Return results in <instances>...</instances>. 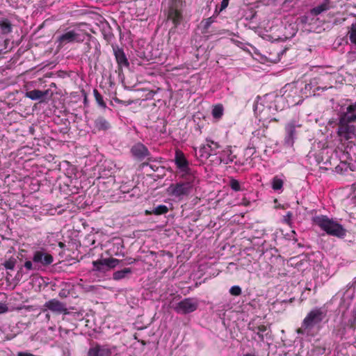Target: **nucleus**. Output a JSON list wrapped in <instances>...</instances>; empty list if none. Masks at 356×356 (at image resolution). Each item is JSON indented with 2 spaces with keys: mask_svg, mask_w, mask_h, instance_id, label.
Segmentation results:
<instances>
[{
  "mask_svg": "<svg viewBox=\"0 0 356 356\" xmlns=\"http://www.w3.org/2000/svg\"><path fill=\"white\" fill-rule=\"evenodd\" d=\"M312 221L328 235L339 238H343L346 235L347 230L343 225L332 218H329L327 216H315L312 218Z\"/></svg>",
  "mask_w": 356,
  "mask_h": 356,
  "instance_id": "obj_1",
  "label": "nucleus"
},
{
  "mask_svg": "<svg viewBox=\"0 0 356 356\" xmlns=\"http://www.w3.org/2000/svg\"><path fill=\"white\" fill-rule=\"evenodd\" d=\"M327 316V310L323 307L312 309L302 322L301 327L297 330L299 334H308L315 327H319Z\"/></svg>",
  "mask_w": 356,
  "mask_h": 356,
  "instance_id": "obj_2",
  "label": "nucleus"
},
{
  "mask_svg": "<svg viewBox=\"0 0 356 356\" xmlns=\"http://www.w3.org/2000/svg\"><path fill=\"white\" fill-rule=\"evenodd\" d=\"M91 38V35L82 32L80 33L74 29H66L64 33L57 36L56 44L57 48L61 49L69 43H81L85 40L86 37Z\"/></svg>",
  "mask_w": 356,
  "mask_h": 356,
  "instance_id": "obj_3",
  "label": "nucleus"
},
{
  "mask_svg": "<svg viewBox=\"0 0 356 356\" xmlns=\"http://www.w3.org/2000/svg\"><path fill=\"white\" fill-rule=\"evenodd\" d=\"M341 118L339 120L337 136L341 141L348 140L356 137V127Z\"/></svg>",
  "mask_w": 356,
  "mask_h": 356,
  "instance_id": "obj_4",
  "label": "nucleus"
},
{
  "mask_svg": "<svg viewBox=\"0 0 356 356\" xmlns=\"http://www.w3.org/2000/svg\"><path fill=\"white\" fill-rule=\"evenodd\" d=\"M199 305V301L195 298H186L180 302L172 305V308L177 313L187 314L195 312Z\"/></svg>",
  "mask_w": 356,
  "mask_h": 356,
  "instance_id": "obj_5",
  "label": "nucleus"
},
{
  "mask_svg": "<svg viewBox=\"0 0 356 356\" xmlns=\"http://www.w3.org/2000/svg\"><path fill=\"white\" fill-rule=\"evenodd\" d=\"M192 187L193 185L190 181L179 182L170 184L167 191L170 195L181 199L189 195Z\"/></svg>",
  "mask_w": 356,
  "mask_h": 356,
  "instance_id": "obj_6",
  "label": "nucleus"
},
{
  "mask_svg": "<svg viewBox=\"0 0 356 356\" xmlns=\"http://www.w3.org/2000/svg\"><path fill=\"white\" fill-rule=\"evenodd\" d=\"M220 147V146L217 142L207 139V144L200 147L196 155L201 161L207 160L211 155H216Z\"/></svg>",
  "mask_w": 356,
  "mask_h": 356,
  "instance_id": "obj_7",
  "label": "nucleus"
},
{
  "mask_svg": "<svg viewBox=\"0 0 356 356\" xmlns=\"http://www.w3.org/2000/svg\"><path fill=\"white\" fill-rule=\"evenodd\" d=\"M120 263V260L115 258H107L92 261L93 271L106 273L114 268Z\"/></svg>",
  "mask_w": 356,
  "mask_h": 356,
  "instance_id": "obj_8",
  "label": "nucleus"
},
{
  "mask_svg": "<svg viewBox=\"0 0 356 356\" xmlns=\"http://www.w3.org/2000/svg\"><path fill=\"white\" fill-rule=\"evenodd\" d=\"M53 92L50 90H40L34 89L32 90L26 91L25 92V97L34 101H39L40 102H46L51 97Z\"/></svg>",
  "mask_w": 356,
  "mask_h": 356,
  "instance_id": "obj_9",
  "label": "nucleus"
},
{
  "mask_svg": "<svg viewBox=\"0 0 356 356\" xmlns=\"http://www.w3.org/2000/svg\"><path fill=\"white\" fill-rule=\"evenodd\" d=\"M114 350L108 345L96 344L88 349L86 356H112Z\"/></svg>",
  "mask_w": 356,
  "mask_h": 356,
  "instance_id": "obj_10",
  "label": "nucleus"
},
{
  "mask_svg": "<svg viewBox=\"0 0 356 356\" xmlns=\"http://www.w3.org/2000/svg\"><path fill=\"white\" fill-rule=\"evenodd\" d=\"M301 124H298L295 120L289 122L285 126L286 136L284 138V143L289 146H293L296 138V129L300 127Z\"/></svg>",
  "mask_w": 356,
  "mask_h": 356,
  "instance_id": "obj_11",
  "label": "nucleus"
},
{
  "mask_svg": "<svg viewBox=\"0 0 356 356\" xmlns=\"http://www.w3.org/2000/svg\"><path fill=\"white\" fill-rule=\"evenodd\" d=\"M32 259L35 265L40 264L44 266L50 265L54 261L53 257L43 250L35 251Z\"/></svg>",
  "mask_w": 356,
  "mask_h": 356,
  "instance_id": "obj_12",
  "label": "nucleus"
},
{
  "mask_svg": "<svg viewBox=\"0 0 356 356\" xmlns=\"http://www.w3.org/2000/svg\"><path fill=\"white\" fill-rule=\"evenodd\" d=\"M44 306L47 309L55 313L64 314H69L66 305L55 298L46 302Z\"/></svg>",
  "mask_w": 356,
  "mask_h": 356,
  "instance_id": "obj_13",
  "label": "nucleus"
},
{
  "mask_svg": "<svg viewBox=\"0 0 356 356\" xmlns=\"http://www.w3.org/2000/svg\"><path fill=\"white\" fill-rule=\"evenodd\" d=\"M175 163L180 171L185 174L190 173L188 161L186 159L184 154L179 149H177L175 152Z\"/></svg>",
  "mask_w": 356,
  "mask_h": 356,
  "instance_id": "obj_14",
  "label": "nucleus"
},
{
  "mask_svg": "<svg viewBox=\"0 0 356 356\" xmlns=\"http://www.w3.org/2000/svg\"><path fill=\"white\" fill-rule=\"evenodd\" d=\"M131 153L137 159L142 161L149 156V152L147 147L141 143H138L132 146Z\"/></svg>",
  "mask_w": 356,
  "mask_h": 356,
  "instance_id": "obj_15",
  "label": "nucleus"
},
{
  "mask_svg": "<svg viewBox=\"0 0 356 356\" xmlns=\"http://www.w3.org/2000/svg\"><path fill=\"white\" fill-rule=\"evenodd\" d=\"M112 47L113 50V54L115 57V60L119 67H128L129 66V63L125 55V53L124 52V50L118 46L113 45Z\"/></svg>",
  "mask_w": 356,
  "mask_h": 356,
  "instance_id": "obj_16",
  "label": "nucleus"
},
{
  "mask_svg": "<svg viewBox=\"0 0 356 356\" xmlns=\"http://www.w3.org/2000/svg\"><path fill=\"white\" fill-rule=\"evenodd\" d=\"M168 17L172 20L175 27L180 24L182 20V15L180 10L177 8V6L173 4L169 8Z\"/></svg>",
  "mask_w": 356,
  "mask_h": 356,
  "instance_id": "obj_17",
  "label": "nucleus"
},
{
  "mask_svg": "<svg viewBox=\"0 0 356 356\" xmlns=\"http://www.w3.org/2000/svg\"><path fill=\"white\" fill-rule=\"evenodd\" d=\"M340 118L350 122H356V102L348 105L346 111L340 115Z\"/></svg>",
  "mask_w": 356,
  "mask_h": 356,
  "instance_id": "obj_18",
  "label": "nucleus"
},
{
  "mask_svg": "<svg viewBox=\"0 0 356 356\" xmlns=\"http://www.w3.org/2000/svg\"><path fill=\"white\" fill-rule=\"evenodd\" d=\"M236 158V156L233 154L231 147L228 146L220 152L219 161L220 163L229 164L234 162Z\"/></svg>",
  "mask_w": 356,
  "mask_h": 356,
  "instance_id": "obj_19",
  "label": "nucleus"
},
{
  "mask_svg": "<svg viewBox=\"0 0 356 356\" xmlns=\"http://www.w3.org/2000/svg\"><path fill=\"white\" fill-rule=\"evenodd\" d=\"M95 127L99 131H106L111 128V124L105 118L99 116L95 121Z\"/></svg>",
  "mask_w": 356,
  "mask_h": 356,
  "instance_id": "obj_20",
  "label": "nucleus"
},
{
  "mask_svg": "<svg viewBox=\"0 0 356 356\" xmlns=\"http://www.w3.org/2000/svg\"><path fill=\"white\" fill-rule=\"evenodd\" d=\"M330 3V0H324L321 4L313 8L311 10V14L316 16V15H320L323 12L329 10Z\"/></svg>",
  "mask_w": 356,
  "mask_h": 356,
  "instance_id": "obj_21",
  "label": "nucleus"
},
{
  "mask_svg": "<svg viewBox=\"0 0 356 356\" xmlns=\"http://www.w3.org/2000/svg\"><path fill=\"white\" fill-rule=\"evenodd\" d=\"M257 101L254 103L253 106V110L256 115L259 114L261 115V118H264L266 115V113L268 111V110L270 109V107H265L262 103H259V100L261 99L259 97H257Z\"/></svg>",
  "mask_w": 356,
  "mask_h": 356,
  "instance_id": "obj_22",
  "label": "nucleus"
},
{
  "mask_svg": "<svg viewBox=\"0 0 356 356\" xmlns=\"http://www.w3.org/2000/svg\"><path fill=\"white\" fill-rule=\"evenodd\" d=\"M13 24L7 19L0 20V33L2 35H7L12 32Z\"/></svg>",
  "mask_w": 356,
  "mask_h": 356,
  "instance_id": "obj_23",
  "label": "nucleus"
},
{
  "mask_svg": "<svg viewBox=\"0 0 356 356\" xmlns=\"http://www.w3.org/2000/svg\"><path fill=\"white\" fill-rule=\"evenodd\" d=\"M132 273V269L131 268H124L122 270H117L113 274V279L115 280H120L127 277L128 275Z\"/></svg>",
  "mask_w": 356,
  "mask_h": 356,
  "instance_id": "obj_24",
  "label": "nucleus"
},
{
  "mask_svg": "<svg viewBox=\"0 0 356 356\" xmlns=\"http://www.w3.org/2000/svg\"><path fill=\"white\" fill-rule=\"evenodd\" d=\"M168 212V208L167 206L161 204L159 205L154 208L152 211H146L145 213L150 215V214H154L156 216L163 215L165 214Z\"/></svg>",
  "mask_w": 356,
  "mask_h": 356,
  "instance_id": "obj_25",
  "label": "nucleus"
},
{
  "mask_svg": "<svg viewBox=\"0 0 356 356\" xmlns=\"http://www.w3.org/2000/svg\"><path fill=\"white\" fill-rule=\"evenodd\" d=\"M348 35L351 43L356 46V22L352 24L348 28Z\"/></svg>",
  "mask_w": 356,
  "mask_h": 356,
  "instance_id": "obj_26",
  "label": "nucleus"
},
{
  "mask_svg": "<svg viewBox=\"0 0 356 356\" xmlns=\"http://www.w3.org/2000/svg\"><path fill=\"white\" fill-rule=\"evenodd\" d=\"M224 108L222 105H216L212 109V115L215 119H220L223 115Z\"/></svg>",
  "mask_w": 356,
  "mask_h": 356,
  "instance_id": "obj_27",
  "label": "nucleus"
},
{
  "mask_svg": "<svg viewBox=\"0 0 356 356\" xmlns=\"http://www.w3.org/2000/svg\"><path fill=\"white\" fill-rule=\"evenodd\" d=\"M348 169L352 170L350 164L347 162L341 161L338 165L336 166L335 171L338 173L343 174L346 172Z\"/></svg>",
  "mask_w": 356,
  "mask_h": 356,
  "instance_id": "obj_28",
  "label": "nucleus"
},
{
  "mask_svg": "<svg viewBox=\"0 0 356 356\" xmlns=\"http://www.w3.org/2000/svg\"><path fill=\"white\" fill-rule=\"evenodd\" d=\"M93 94L95 98V100L97 103L99 104V106L105 108L106 107V104L105 102L103 99V97L102 95L98 92L97 89L93 90Z\"/></svg>",
  "mask_w": 356,
  "mask_h": 356,
  "instance_id": "obj_29",
  "label": "nucleus"
},
{
  "mask_svg": "<svg viewBox=\"0 0 356 356\" xmlns=\"http://www.w3.org/2000/svg\"><path fill=\"white\" fill-rule=\"evenodd\" d=\"M16 263H17V259L14 257H10L9 259L6 260L2 264V265L7 270H13L15 268Z\"/></svg>",
  "mask_w": 356,
  "mask_h": 356,
  "instance_id": "obj_30",
  "label": "nucleus"
},
{
  "mask_svg": "<svg viewBox=\"0 0 356 356\" xmlns=\"http://www.w3.org/2000/svg\"><path fill=\"white\" fill-rule=\"evenodd\" d=\"M283 187V181L282 179L275 177L273 178L272 181V188L275 191H278L282 189Z\"/></svg>",
  "mask_w": 356,
  "mask_h": 356,
  "instance_id": "obj_31",
  "label": "nucleus"
},
{
  "mask_svg": "<svg viewBox=\"0 0 356 356\" xmlns=\"http://www.w3.org/2000/svg\"><path fill=\"white\" fill-rule=\"evenodd\" d=\"M229 186L234 191H240L241 190L238 181L235 179H231Z\"/></svg>",
  "mask_w": 356,
  "mask_h": 356,
  "instance_id": "obj_32",
  "label": "nucleus"
},
{
  "mask_svg": "<svg viewBox=\"0 0 356 356\" xmlns=\"http://www.w3.org/2000/svg\"><path fill=\"white\" fill-rule=\"evenodd\" d=\"M241 292H242L241 289L238 286H233L229 289V293L232 296H240L241 294Z\"/></svg>",
  "mask_w": 356,
  "mask_h": 356,
  "instance_id": "obj_33",
  "label": "nucleus"
},
{
  "mask_svg": "<svg viewBox=\"0 0 356 356\" xmlns=\"http://www.w3.org/2000/svg\"><path fill=\"white\" fill-rule=\"evenodd\" d=\"M24 266L26 268V270H36L38 268H37V265H35V264H33L32 261H26L25 263H24Z\"/></svg>",
  "mask_w": 356,
  "mask_h": 356,
  "instance_id": "obj_34",
  "label": "nucleus"
},
{
  "mask_svg": "<svg viewBox=\"0 0 356 356\" xmlns=\"http://www.w3.org/2000/svg\"><path fill=\"white\" fill-rule=\"evenodd\" d=\"M293 216V213L291 211H288L285 216L283 217V221L289 225L291 224V218Z\"/></svg>",
  "mask_w": 356,
  "mask_h": 356,
  "instance_id": "obj_35",
  "label": "nucleus"
},
{
  "mask_svg": "<svg viewBox=\"0 0 356 356\" xmlns=\"http://www.w3.org/2000/svg\"><path fill=\"white\" fill-rule=\"evenodd\" d=\"M115 102L117 103V104H124V105H126V106H128V105H130L133 103V101L132 100H128V101H123V100H121L117 97L114 98L113 99Z\"/></svg>",
  "mask_w": 356,
  "mask_h": 356,
  "instance_id": "obj_36",
  "label": "nucleus"
},
{
  "mask_svg": "<svg viewBox=\"0 0 356 356\" xmlns=\"http://www.w3.org/2000/svg\"><path fill=\"white\" fill-rule=\"evenodd\" d=\"M258 332L257 334L260 337L261 340H264V336L260 332H264L266 330V327L265 325H260L258 327Z\"/></svg>",
  "mask_w": 356,
  "mask_h": 356,
  "instance_id": "obj_37",
  "label": "nucleus"
},
{
  "mask_svg": "<svg viewBox=\"0 0 356 356\" xmlns=\"http://www.w3.org/2000/svg\"><path fill=\"white\" fill-rule=\"evenodd\" d=\"M214 22V19L213 17H209L206 19V22L204 23V28L205 29H208L209 28V26H211V24Z\"/></svg>",
  "mask_w": 356,
  "mask_h": 356,
  "instance_id": "obj_38",
  "label": "nucleus"
},
{
  "mask_svg": "<svg viewBox=\"0 0 356 356\" xmlns=\"http://www.w3.org/2000/svg\"><path fill=\"white\" fill-rule=\"evenodd\" d=\"M8 311V307L4 303L0 302V314L6 313Z\"/></svg>",
  "mask_w": 356,
  "mask_h": 356,
  "instance_id": "obj_39",
  "label": "nucleus"
},
{
  "mask_svg": "<svg viewBox=\"0 0 356 356\" xmlns=\"http://www.w3.org/2000/svg\"><path fill=\"white\" fill-rule=\"evenodd\" d=\"M228 4L229 2H227V1L222 0L220 11H222V10L225 9L228 6Z\"/></svg>",
  "mask_w": 356,
  "mask_h": 356,
  "instance_id": "obj_40",
  "label": "nucleus"
},
{
  "mask_svg": "<svg viewBox=\"0 0 356 356\" xmlns=\"http://www.w3.org/2000/svg\"><path fill=\"white\" fill-rule=\"evenodd\" d=\"M17 356H35L30 353L27 352H19Z\"/></svg>",
  "mask_w": 356,
  "mask_h": 356,
  "instance_id": "obj_41",
  "label": "nucleus"
},
{
  "mask_svg": "<svg viewBox=\"0 0 356 356\" xmlns=\"http://www.w3.org/2000/svg\"><path fill=\"white\" fill-rule=\"evenodd\" d=\"M127 261L128 264H134L137 261V259H134V258L129 257V258L127 259Z\"/></svg>",
  "mask_w": 356,
  "mask_h": 356,
  "instance_id": "obj_42",
  "label": "nucleus"
},
{
  "mask_svg": "<svg viewBox=\"0 0 356 356\" xmlns=\"http://www.w3.org/2000/svg\"><path fill=\"white\" fill-rule=\"evenodd\" d=\"M85 45L86 46V49H85V51H86V53L88 52L90 49V44L89 42H86L85 43Z\"/></svg>",
  "mask_w": 356,
  "mask_h": 356,
  "instance_id": "obj_43",
  "label": "nucleus"
},
{
  "mask_svg": "<svg viewBox=\"0 0 356 356\" xmlns=\"http://www.w3.org/2000/svg\"><path fill=\"white\" fill-rule=\"evenodd\" d=\"M58 245H59L60 248H63L65 246V244L63 243H62V242H60L58 243Z\"/></svg>",
  "mask_w": 356,
  "mask_h": 356,
  "instance_id": "obj_44",
  "label": "nucleus"
},
{
  "mask_svg": "<svg viewBox=\"0 0 356 356\" xmlns=\"http://www.w3.org/2000/svg\"><path fill=\"white\" fill-rule=\"evenodd\" d=\"M46 318L47 320H49L50 319V314H46Z\"/></svg>",
  "mask_w": 356,
  "mask_h": 356,
  "instance_id": "obj_45",
  "label": "nucleus"
},
{
  "mask_svg": "<svg viewBox=\"0 0 356 356\" xmlns=\"http://www.w3.org/2000/svg\"><path fill=\"white\" fill-rule=\"evenodd\" d=\"M94 288H95L94 286H90L89 288H88V291L89 290H92Z\"/></svg>",
  "mask_w": 356,
  "mask_h": 356,
  "instance_id": "obj_46",
  "label": "nucleus"
},
{
  "mask_svg": "<svg viewBox=\"0 0 356 356\" xmlns=\"http://www.w3.org/2000/svg\"><path fill=\"white\" fill-rule=\"evenodd\" d=\"M271 120H274V121H278V120H277L276 118H273V119H270V121Z\"/></svg>",
  "mask_w": 356,
  "mask_h": 356,
  "instance_id": "obj_47",
  "label": "nucleus"
},
{
  "mask_svg": "<svg viewBox=\"0 0 356 356\" xmlns=\"http://www.w3.org/2000/svg\"><path fill=\"white\" fill-rule=\"evenodd\" d=\"M120 191L122 192V193H125V191H124L122 188L120 189Z\"/></svg>",
  "mask_w": 356,
  "mask_h": 356,
  "instance_id": "obj_48",
  "label": "nucleus"
},
{
  "mask_svg": "<svg viewBox=\"0 0 356 356\" xmlns=\"http://www.w3.org/2000/svg\"><path fill=\"white\" fill-rule=\"evenodd\" d=\"M63 293H60V296H63Z\"/></svg>",
  "mask_w": 356,
  "mask_h": 356,
  "instance_id": "obj_49",
  "label": "nucleus"
},
{
  "mask_svg": "<svg viewBox=\"0 0 356 356\" xmlns=\"http://www.w3.org/2000/svg\"><path fill=\"white\" fill-rule=\"evenodd\" d=\"M63 293H60V296H63Z\"/></svg>",
  "mask_w": 356,
  "mask_h": 356,
  "instance_id": "obj_50",
  "label": "nucleus"
},
{
  "mask_svg": "<svg viewBox=\"0 0 356 356\" xmlns=\"http://www.w3.org/2000/svg\"><path fill=\"white\" fill-rule=\"evenodd\" d=\"M355 283H356V277L355 278Z\"/></svg>",
  "mask_w": 356,
  "mask_h": 356,
  "instance_id": "obj_51",
  "label": "nucleus"
},
{
  "mask_svg": "<svg viewBox=\"0 0 356 356\" xmlns=\"http://www.w3.org/2000/svg\"><path fill=\"white\" fill-rule=\"evenodd\" d=\"M355 318L356 319V315H355Z\"/></svg>",
  "mask_w": 356,
  "mask_h": 356,
  "instance_id": "obj_52",
  "label": "nucleus"
}]
</instances>
